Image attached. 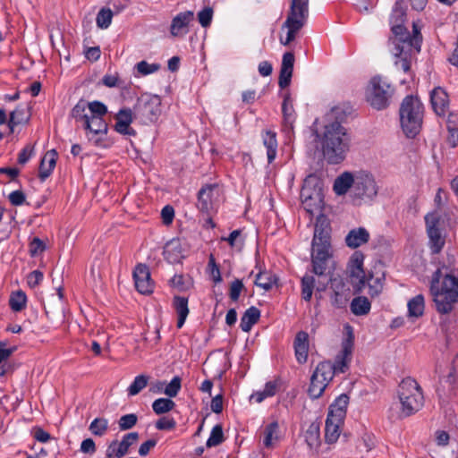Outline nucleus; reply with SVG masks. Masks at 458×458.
Segmentation results:
<instances>
[{
	"label": "nucleus",
	"instance_id": "1",
	"mask_svg": "<svg viewBox=\"0 0 458 458\" xmlns=\"http://www.w3.org/2000/svg\"><path fill=\"white\" fill-rule=\"evenodd\" d=\"M324 158L329 164H339L350 149L351 136L338 121L328 122L317 132Z\"/></svg>",
	"mask_w": 458,
	"mask_h": 458
},
{
	"label": "nucleus",
	"instance_id": "2",
	"mask_svg": "<svg viewBox=\"0 0 458 458\" xmlns=\"http://www.w3.org/2000/svg\"><path fill=\"white\" fill-rule=\"evenodd\" d=\"M406 19V9L403 1H397L390 16L393 37L388 39L390 51L393 55H400L414 47L420 50L421 36L417 26L413 24V34L406 30L403 23Z\"/></svg>",
	"mask_w": 458,
	"mask_h": 458
},
{
	"label": "nucleus",
	"instance_id": "3",
	"mask_svg": "<svg viewBox=\"0 0 458 458\" xmlns=\"http://www.w3.org/2000/svg\"><path fill=\"white\" fill-rule=\"evenodd\" d=\"M430 292L436 310L440 314H449L458 304V275L443 273L437 269L432 277Z\"/></svg>",
	"mask_w": 458,
	"mask_h": 458
},
{
	"label": "nucleus",
	"instance_id": "4",
	"mask_svg": "<svg viewBox=\"0 0 458 458\" xmlns=\"http://www.w3.org/2000/svg\"><path fill=\"white\" fill-rule=\"evenodd\" d=\"M401 126L408 138H414L420 131L423 118V105L418 98L407 96L400 110Z\"/></svg>",
	"mask_w": 458,
	"mask_h": 458
},
{
	"label": "nucleus",
	"instance_id": "5",
	"mask_svg": "<svg viewBox=\"0 0 458 458\" xmlns=\"http://www.w3.org/2000/svg\"><path fill=\"white\" fill-rule=\"evenodd\" d=\"M398 397L401 412L405 417L419 411L424 403L422 390L418 382L411 377L402 380L398 387Z\"/></svg>",
	"mask_w": 458,
	"mask_h": 458
},
{
	"label": "nucleus",
	"instance_id": "6",
	"mask_svg": "<svg viewBox=\"0 0 458 458\" xmlns=\"http://www.w3.org/2000/svg\"><path fill=\"white\" fill-rule=\"evenodd\" d=\"M309 17V0H291L290 10L282 29H287L286 38L280 37L281 44L286 46L293 41Z\"/></svg>",
	"mask_w": 458,
	"mask_h": 458
},
{
	"label": "nucleus",
	"instance_id": "7",
	"mask_svg": "<svg viewBox=\"0 0 458 458\" xmlns=\"http://www.w3.org/2000/svg\"><path fill=\"white\" fill-rule=\"evenodd\" d=\"M394 88L381 76L370 79L366 88V100L376 110H384L390 105Z\"/></svg>",
	"mask_w": 458,
	"mask_h": 458
},
{
	"label": "nucleus",
	"instance_id": "8",
	"mask_svg": "<svg viewBox=\"0 0 458 458\" xmlns=\"http://www.w3.org/2000/svg\"><path fill=\"white\" fill-rule=\"evenodd\" d=\"M327 259H320L317 258H311L312 272L318 276V282H316L313 276L305 275L301 278V297L306 301H310L314 288L318 292H323L327 288V279L326 278V270Z\"/></svg>",
	"mask_w": 458,
	"mask_h": 458
},
{
	"label": "nucleus",
	"instance_id": "9",
	"mask_svg": "<svg viewBox=\"0 0 458 458\" xmlns=\"http://www.w3.org/2000/svg\"><path fill=\"white\" fill-rule=\"evenodd\" d=\"M301 200L304 209L310 215L319 211L323 206L322 187L318 178L309 175L301 190Z\"/></svg>",
	"mask_w": 458,
	"mask_h": 458
},
{
	"label": "nucleus",
	"instance_id": "10",
	"mask_svg": "<svg viewBox=\"0 0 458 458\" xmlns=\"http://www.w3.org/2000/svg\"><path fill=\"white\" fill-rule=\"evenodd\" d=\"M161 113V98L157 95L142 94L133 107L134 118L145 124L157 122Z\"/></svg>",
	"mask_w": 458,
	"mask_h": 458
},
{
	"label": "nucleus",
	"instance_id": "11",
	"mask_svg": "<svg viewBox=\"0 0 458 458\" xmlns=\"http://www.w3.org/2000/svg\"><path fill=\"white\" fill-rule=\"evenodd\" d=\"M377 192L378 187L371 174L360 171L355 174L354 185L351 192L354 204L360 205L362 201H370Z\"/></svg>",
	"mask_w": 458,
	"mask_h": 458
},
{
	"label": "nucleus",
	"instance_id": "12",
	"mask_svg": "<svg viewBox=\"0 0 458 458\" xmlns=\"http://www.w3.org/2000/svg\"><path fill=\"white\" fill-rule=\"evenodd\" d=\"M331 361H321L318 364L310 377V383L308 388L309 395L318 399L324 394L327 386L333 380Z\"/></svg>",
	"mask_w": 458,
	"mask_h": 458
},
{
	"label": "nucleus",
	"instance_id": "13",
	"mask_svg": "<svg viewBox=\"0 0 458 458\" xmlns=\"http://www.w3.org/2000/svg\"><path fill=\"white\" fill-rule=\"evenodd\" d=\"M347 335L342 342V350L335 356V362H331L332 377L335 374L344 373L349 369V366L352 360L354 335L352 328L350 326L346 327Z\"/></svg>",
	"mask_w": 458,
	"mask_h": 458
},
{
	"label": "nucleus",
	"instance_id": "14",
	"mask_svg": "<svg viewBox=\"0 0 458 458\" xmlns=\"http://www.w3.org/2000/svg\"><path fill=\"white\" fill-rule=\"evenodd\" d=\"M89 112H91L90 118L86 121L83 128L96 135L106 134L107 123L103 118L107 113L106 106L99 101H93L90 102Z\"/></svg>",
	"mask_w": 458,
	"mask_h": 458
},
{
	"label": "nucleus",
	"instance_id": "15",
	"mask_svg": "<svg viewBox=\"0 0 458 458\" xmlns=\"http://www.w3.org/2000/svg\"><path fill=\"white\" fill-rule=\"evenodd\" d=\"M330 289L331 304L337 309L344 308L352 294L349 285L342 277L334 276L330 278Z\"/></svg>",
	"mask_w": 458,
	"mask_h": 458
},
{
	"label": "nucleus",
	"instance_id": "16",
	"mask_svg": "<svg viewBox=\"0 0 458 458\" xmlns=\"http://www.w3.org/2000/svg\"><path fill=\"white\" fill-rule=\"evenodd\" d=\"M331 252L330 233L327 225L317 222L312 239V252Z\"/></svg>",
	"mask_w": 458,
	"mask_h": 458
},
{
	"label": "nucleus",
	"instance_id": "17",
	"mask_svg": "<svg viewBox=\"0 0 458 458\" xmlns=\"http://www.w3.org/2000/svg\"><path fill=\"white\" fill-rule=\"evenodd\" d=\"M135 287L141 294H149L153 292L154 284L150 272L146 265L139 264L133 271Z\"/></svg>",
	"mask_w": 458,
	"mask_h": 458
},
{
	"label": "nucleus",
	"instance_id": "18",
	"mask_svg": "<svg viewBox=\"0 0 458 458\" xmlns=\"http://www.w3.org/2000/svg\"><path fill=\"white\" fill-rule=\"evenodd\" d=\"M430 103L434 112L438 116H445L449 111V96L445 89L441 87H437L431 91Z\"/></svg>",
	"mask_w": 458,
	"mask_h": 458
},
{
	"label": "nucleus",
	"instance_id": "19",
	"mask_svg": "<svg viewBox=\"0 0 458 458\" xmlns=\"http://www.w3.org/2000/svg\"><path fill=\"white\" fill-rule=\"evenodd\" d=\"M194 13L187 11L178 13L172 21L170 32L174 37H182L188 33L189 23L193 20Z\"/></svg>",
	"mask_w": 458,
	"mask_h": 458
},
{
	"label": "nucleus",
	"instance_id": "20",
	"mask_svg": "<svg viewBox=\"0 0 458 458\" xmlns=\"http://www.w3.org/2000/svg\"><path fill=\"white\" fill-rule=\"evenodd\" d=\"M133 116L134 114L131 109H121L115 115V131L123 135H135V131L130 126L133 121Z\"/></svg>",
	"mask_w": 458,
	"mask_h": 458
},
{
	"label": "nucleus",
	"instance_id": "21",
	"mask_svg": "<svg viewBox=\"0 0 458 458\" xmlns=\"http://www.w3.org/2000/svg\"><path fill=\"white\" fill-rule=\"evenodd\" d=\"M163 255L169 263H179L184 258V250L179 239H172L164 247Z\"/></svg>",
	"mask_w": 458,
	"mask_h": 458
},
{
	"label": "nucleus",
	"instance_id": "22",
	"mask_svg": "<svg viewBox=\"0 0 458 458\" xmlns=\"http://www.w3.org/2000/svg\"><path fill=\"white\" fill-rule=\"evenodd\" d=\"M349 403V397L347 394H341L330 405L327 414L328 418H332L336 422H344L346 415V410Z\"/></svg>",
	"mask_w": 458,
	"mask_h": 458
},
{
	"label": "nucleus",
	"instance_id": "23",
	"mask_svg": "<svg viewBox=\"0 0 458 458\" xmlns=\"http://www.w3.org/2000/svg\"><path fill=\"white\" fill-rule=\"evenodd\" d=\"M293 345L298 362L301 364L305 363L309 352V335L304 331L298 332Z\"/></svg>",
	"mask_w": 458,
	"mask_h": 458
},
{
	"label": "nucleus",
	"instance_id": "24",
	"mask_svg": "<svg viewBox=\"0 0 458 458\" xmlns=\"http://www.w3.org/2000/svg\"><path fill=\"white\" fill-rule=\"evenodd\" d=\"M217 190L216 184H208L202 187L198 193L197 207L201 212H208L212 208L214 191Z\"/></svg>",
	"mask_w": 458,
	"mask_h": 458
},
{
	"label": "nucleus",
	"instance_id": "25",
	"mask_svg": "<svg viewBox=\"0 0 458 458\" xmlns=\"http://www.w3.org/2000/svg\"><path fill=\"white\" fill-rule=\"evenodd\" d=\"M369 240V233L363 227L351 230L345 237L346 245L352 249L358 248L362 244L367 243Z\"/></svg>",
	"mask_w": 458,
	"mask_h": 458
},
{
	"label": "nucleus",
	"instance_id": "26",
	"mask_svg": "<svg viewBox=\"0 0 458 458\" xmlns=\"http://www.w3.org/2000/svg\"><path fill=\"white\" fill-rule=\"evenodd\" d=\"M262 142L267 149V161L271 164L277 154V140L276 133L275 131L267 130L261 133Z\"/></svg>",
	"mask_w": 458,
	"mask_h": 458
},
{
	"label": "nucleus",
	"instance_id": "27",
	"mask_svg": "<svg viewBox=\"0 0 458 458\" xmlns=\"http://www.w3.org/2000/svg\"><path fill=\"white\" fill-rule=\"evenodd\" d=\"M57 153L55 149L47 151L41 159L38 176L45 181L52 173L56 164Z\"/></svg>",
	"mask_w": 458,
	"mask_h": 458
},
{
	"label": "nucleus",
	"instance_id": "28",
	"mask_svg": "<svg viewBox=\"0 0 458 458\" xmlns=\"http://www.w3.org/2000/svg\"><path fill=\"white\" fill-rule=\"evenodd\" d=\"M280 440L279 425L277 421H273L266 426L263 432V445L267 449L274 448Z\"/></svg>",
	"mask_w": 458,
	"mask_h": 458
},
{
	"label": "nucleus",
	"instance_id": "29",
	"mask_svg": "<svg viewBox=\"0 0 458 458\" xmlns=\"http://www.w3.org/2000/svg\"><path fill=\"white\" fill-rule=\"evenodd\" d=\"M355 175L345 172L338 176L334 182V191L337 195L345 194L350 189H353Z\"/></svg>",
	"mask_w": 458,
	"mask_h": 458
},
{
	"label": "nucleus",
	"instance_id": "30",
	"mask_svg": "<svg viewBox=\"0 0 458 458\" xmlns=\"http://www.w3.org/2000/svg\"><path fill=\"white\" fill-rule=\"evenodd\" d=\"M173 305L178 316L177 327L181 328L184 325L190 312L188 299L185 297L174 296Z\"/></svg>",
	"mask_w": 458,
	"mask_h": 458
},
{
	"label": "nucleus",
	"instance_id": "31",
	"mask_svg": "<svg viewBox=\"0 0 458 458\" xmlns=\"http://www.w3.org/2000/svg\"><path fill=\"white\" fill-rule=\"evenodd\" d=\"M260 311L258 308L251 306L246 310L241 318L240 327L244 332H249L251 327L259 321Z\"/></svg>",
	"mask_w": 458,
	"mask_h": 458
},
{
	"label": "nucleus",
	"instance_id": "32",
	"mask_svg": "<svg viewBox=\"0 0 458 458\" xmlns=\"http://www.w3.org/2000/svg\"><path fill=\"white\" fill-rule=\"evenodd\" d=\"M90 102L81 99L72 109L71 116L75 119L77 123H81L82 126L89 118L87 116L90 113Z\"/></svg>",
	"mask_w": 458,
	"mask_h": 458
},
{
	"label": "nucleus",
	"instance_id": "33",
	"mask_svg": "<svg viewBox=\"0 0 458 458\" xmlns=\"http://www.w3.org/2000/svg\"><path fill=\"white\" fill-rule=\"evenodd\" d=\"M343 422H336L332 418H327L325 425V439L328 444H333L337 441L340 436V427Z\"/></svg>",
	"mask_w": 458,
	"mask_h": 458
},
{
	"label": "nucleus",
	"instance_id": "34",
	"mask_svg": "<svg viewBox=\"0 0 458 458\" xmlns=\"http://www.w3.org/2000/svg\"><path fill=\"white\" fill-rule=\"evenodd\" d=\"M408 316L418 318L421 317L425 310V300L422 294H418L411 298L407 304Z\"/></svg>",
	"mask_w": 458,
	"mask_h": 458
},
{
	"label": "nucleus",
	"instance_id": "35",
	"mask_svg": "<svg viewBox=\"0 0 458 458\" xmlns=\"http://www.w3.org/2000/svg\"><path fill=\"white\" fill-rule=\"evenodd\" d=\"M428 236V244L431 252L434 254L439 253L445 246V236L442 233V229L427 231Z\"/></svg>",
	"mask_w": 458,
	"mask_h": 458
},
{
	"label": "nucleus",
	"instance_id": "36",
	"mask_svg": "<svg viewBox=\"0 0 458 458\" xmlns=\"http://www.w3.org/2000/svg\"><path fill=\"white\" fill-rule=\"evenodd\" d=\"M277 277L269 271H259L255 279V284L265 291H269L276 284Z\"/></svg>",
	"mask_w": 458,
	"mask_h": 458
},
{
	"label": "nucleus",
	"instance_id": "37",
	"mask_svg": "<svg viewBox=\"0 0 458 458\" xmlns=\"http://www.w3.org/2000/svg\"><path fill=\"white\" fill-rule=\"evenodd\" d=\"M350 308L354 315L363 316L369 312L371 304L368 298L360 296L352 301Z\"/></svg>",
	"mask_w": 458,
	"mask_h": 458
},
{
	"label": "nucleus",
	"instance_id": "38",
	"mask_svg": "<svg viewBox=\"0 0 458 458\" xmlns=\"http://www.w3.org/2000/svg\"><path fill=\"white\" fill-rule=\"evenodd\" d=\"M351 283L357 292H360L366 284V275L363 268L348 267Z\"/></svg>",
	"mask_w": 458,
	"mask_h": 458
},
{
	"label": "nucleus",
	"instance_id": "39",
	"mask_svg": "<svg viewBox=\"0 0 458 458\" xmlns=\"http://www.w3.org/2000/svg\"><path fill=\"white\" fill-rule=\"evenodd\" d=\"M29 115L26 114L23 107L15 108L11 114L8 121V126L11 132L14 131V127L21 123H27Z\"/></svg>",
	"mask_w": 458,
	"mask_h": 458
},
{
	"label": "nucleus",
	"instance_id": "40",
	"mask_svg": "<svg viewBox=\"0 0 458 458\" xmlns=\"http://www.w3.org/2000/svg\"><path fill=\"white\" fill-rule=\"evenodd\" d=\"M109 428L108 420L103 417L94 419L89 424V429L92 435L103 437Z\"/></svg>",
	"mask_w": 458,
	"mask_h": 458
},
{
	"label": "nucleus",
	"instance_id": "41",
	"mask_svg": "<svg viewBox=\"0 0 458 458\" xmlns=\"http://www.w3.org/2000/svg\"><path fill=\"white\" fill-rule=\"evenodd\" d=\"M384 279V274L377 277H374L373 275H369V277L366 278V283H368L369 285V294L371 297L377 296L382 292Z\"/></svg>",
	"mask_w": 458,
	"mask_h": 458
},
{
	"label": "nucleus",
	"instance_id": "42",
	"mask_svg": "<svg viewBox=\"0 0 458 458\" xmlns=\"http://www.w3.org/2000/svg\"><path fill=\"white\" fill-rule=\"evenodd\" d=\"M276 384L274 382H267L262 391H258L250 395V400L259 403L267 397L276 394Z\"/></svg>",
	"mask_w": 458,
	"mask_h": 458
},
{
	"label": "nucleus",
	"instance_id": "43",
	"mask_svg": "<svg viewBox=\"0 0 458 458\" xmlns=\"http://www.w3.org/2000/svg\"><path fill=\"white\" fill-rule=\"evenodd\" d=\"M27 302V297L24 292L17 291L11 294L9 303L13 311L22 310Z\"/></svg>",
	"mask_w": 458,
	"mask_h": 458
},
{
	"label": "nucleus",
	"instance_id": "44",
	"mask_svg": "<svg viewBox=\"0 0 458 458\" xmlns=\"http://www.w3.org/2000/svg\"><path fill=\"white\" fill-rule=\"evenodd\" d=\"M174 406V402L168 398H158L152 403L154 412L158 415L172 411Z\"/></svg>",
	"mask_w": 458,
	"mask_h": 458
},
{
	"label": "nucleus",
	"instance_id": "45",
	"mask_svg": "<svg viewBox=\"0 0 458 458\" xmlns=\"http://www.w3.org/2000/svg\"><path fill=\"white\" fill-rule=\"evenodd\" d=\"M282 111L284 115V121L286 124L292 126L294 120V109L293 106L292 100L289 96H286L282 105Z\"/></svg>",
	"mask_w": 458,
	"mask_h": 458
},
{
	"label": "nucleus",
	"instance_id": "46",
	"mask_svg": "<svg viewBox=\"0 0 458 458\" xmlns=\"http://www.w3.org/2000/svg\"><path fill=\"white\" fill-rule=\"evenodd\" d=\"M139 439V434L137 432H131L128 434H125L121 442H118V446L120 450H118V453L123 454V456L127 454L130 446H131L133 444H135Z\"/></svg>",
	"mask_w": 458,
	"mask_h": 458
},
{
	"label": "nucleus",
	"instance_id": "47",
	"mask_svg": "<svg viewBox=\"0 0 458 458\" xmlns=\"http://www.w3.org/2000/svg\"><path fill=\"white\" fill-rule=\"evenodd\" d=\"M224 440L225 437L222 426L217 424L212 428L210 436L207 440L206 445L208 447H213L220 445L221 443L224 442Z\"/></svg>",
	"mask_w": 458,
	"mask_h": 458
},
{
	"label": "nucleus",
	"instance_id": "48",
	"mask_svg": "<svg viewBox=\"0 0 458 458\" xmlns=\"http://www.w3.org/2000/svg\"><path fill=\"white\" fill-rule=\"evenodd\" d=\"M148 377L145 375L137 376L133 382L128 387L129 395H136L138 394L143 388H145L148 385Z\"/></svg>",
	"mask_w": 458,
	"mask_h": 458
},
{
	"label": "nucleus",
	"instance_id": "49",
	"mask_svg": "<svg viewBox=\"0 0 458 458\" xmlns=\"http://www.w3.org/2000/svg\"><path fill=\"white\" fill-rule=\"evenodd\" d=\"M426 230H440L442 219L437 211L428 213L425 216Z\"/></svg>",
	"mask_w": 458,
	"mask_h": 458
},
{
	"label": "nucleus",
	"instance_id": "50",
	"mask_svg": "<svg viewBox=\"0 0 458 458\" xmlns=\"http://www.w3.org/2000/svg\"><path fill=\"white\" fill-rule=\"evenodd\" d=\"M113 13L111 10L102 9L97 15V25L100 29H107L112 21Z\"/></svg>",
	"mask_w": 458,
	"mask_h": 458
},
{
	"label": "nucleus",
	"instance_id": "51",
	"mask_svg": "<svg viewBox=\"0 0 458 458\" xmlns=\"http://www.w3.org/2000/svg\"><path fill=\"white\" fill-rule=\"evenodd\" d=\"M138 421V417L134 413L123 415L118 420L120 430H128L133 428Z\"/></svg>",
	"mask_w": 458,
	"mask_h": 458
},
{
	"label": "nucleus",
	"instance_id": "52",
	"mask_svg": "<svg viewBox=\"0 0 458 458\" xmlns=\"http://www.w3.org/2000/svg\"><path fill=\"white\" fill-rule=\"evenodd\" d=\"M412 52L418 53L419 51H417L414 47H412L411 50H409L407 52H403L400 55H394L396 57H401V59L399 61L395 62V64L400 69H402L404 72H409L411 69V63H410V60L408 59V55H411L412 54Z\"/></svg>",
	"mask_w": 458,
	"mask_h": 458
},
{
	"label": "nucleus",
	"instance_id": "53",
	"mask_svg": "<svg viewBox=\"0 0 458 458\" xmlns=\"http://www.w3.org/2000/svg\"><path fill=\"white\" fill-rule=\"evenodd\" d=\"M160 68V65L157 64H148L146 61H140L136 64V69L139 73L142 75H148L156 72Z\"/></svg>",
	"mask_w": 458,
	"mask_h": 458
},
{
	"label": "nucleus",
	"instance_id": "54",
	"mask_svg": "<svg viewBox=\"0 0 458 458\" xmlns=\"http://www.w3.org/2000/svg\"><path fill=\"white\" fill-rule=\"evenodd\" d=\"M181 378L174 377L171 382L166 386L164 393L169 397H175L181 389Z\"/></svg>",
	"mask_w": 458,
	"mask_h": 458
},
{
	"label": "nucleus",
	"instance_id": "55",
	"mask_svg": "<svg viewBox=\"0 0 458 458\" xmlns=\"http://www.w3.org/2000/svg\"><path fill=\"white\" fill-rule=\"evenodd\" d=\"M319 438V428L318 425L311 424L308 430L306 431V441L309 445L312 446L313 445L318 442Z\"/></svg>",
	"mask_w": 458,
	"mask_h": 458
},
{
	"label": "nucleus",
	"instance_id": "56",
	"mask_svg": "<svg viewBox=\"0 0 458 458\" xmlns=\"http://www.w3.org/2000/svg\"><path fill=\"white\" fill-rule=\"evenodd\" d=\"M244 288L242 282L239 279L233 280L230 284L229 297L232 301H237L241 292Z\"/></svg>",
	"mask_w": 458,
	"mask_h": 458
},
{
	"label": "nucleus",
	"instance_id": "57",
	"mask_svg": "<svg viewBox=\"0 0 458 458\" xmlns=\"http://www.w3.org/2000/svg\"><path fill=\"white\" fill-rule=\"evenodd\" d=\"M212 17H213V10L210 7H206L198 13L199 22L204 28L210 25Z\"/></svg>",
	"mask_w": 458,
	"mask_h": 458
},
{
	"label": "nucleus",
	"instance_id": "58",
	"mask_svg": "<svg viewBox=\"0 0 458 458\" xmlns=\"http://www.w3.org/2000/svg\"><path fill=\"white\" fill-rule=\"evenodd\" d=\"M170 284L179 292L185 291L189 287V283L182 275H174L170 280Z\"/></svg>",
	"mask_w": 458,
	"mask_h": 458
},
{
	"label": "nucleus",
	"instance_id": "59",
	"mask_svg": "<svg viewBox=\"0 0 458 458\" xmlns=\"http://www.w3.org/2000/svg\"><path fill=\"white\" fill-rule=\"evenodd\" d=\"M175 425V420L169 417H162L156 422V428L159 430H170L174 428Z\"/></svg>",
	"mask_w": 458,
	"mask_h": 458
},
{
	"label": "nucleus",
	"instance_id": "60",
	"mask_svg": "<svg viewBox=\"0 0 458 458\" xmlns=\"http://www.w3.org/2000/svg\"><path fill=\"white\" fill-rule=\"evenodd\" d=\"M44 242L38 237L33 238L30 244V253L32 257L38 256L45 250Z\"/></svg>",
	"mask_w": 458,
	"mask_h": 458
},
{
	"label": "nucleus",
	"instance_id": "61",
	"mask_svg": "<svg viewBox=\"0 0 458 458\" xmlns=\"http://www.w3.org/2000/svg\"><path fill=\"white\" fill-rule=\"evenodd\" d=\"M8 199L13 206H21L26 201V196L22 191H13L9 194Z\"/></svg>",
	"mask_w": 458,
	"mask_h": 458
},
{
	"label": "nucleus",
	"instance_id": "62",
	"mask_svg": "<svg viewBox=\"0 0 458 458\" xmlns=\"http://www.w3.org/2000/svg\"><path fill=\"white\" fill-rule=\"evenodd\" d=\"M293 70L280 69L278 85L281 89L288 87L291 83Z\"/></svg>",
	"mask_w": 458,
	"mask_h": 458
},
{
	"label": "nucleus",
	"instance_id": "63",
	"mask_svg": "<svg viewBox=\"0 0 458 458\" xmlns=\"http://www.w3.org/2000/svg\"><path fill=\"white\" fill-rule=\"evenodd\" d=\"M43 280V273L39 270H34L30 272L27 276V283L30 287L35 288Z\"/></svg>",
	"mask_w": 458,
	"mask_h": 458
},
{
	"label": "nucleus",
	"instance_id": "64",
	"mask_svg": "<svg viewBox=\"0 0 458 458\" xmlns=\"http://www.w3.org/2000/svg\"><path fill=\"white\" fill-rule=\"evenodd\" d=\"M364 255L360 251H355L349 261L348 267L363 268Z\"/></svg>",
	"mask_w": 458,
	"mask_h": 458
}]
</instances>
